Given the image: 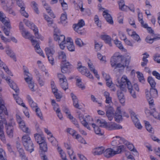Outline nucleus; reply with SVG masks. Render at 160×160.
Wrapping results in <instances>:
<instances>
[{
    "label": "nucleus",
    "mask_w": 160,
    "mask_h": 160,
    "mask_svg": "<svg viewBox=\"0 0 160 160\" xmlns=\"http://www.w3.org/2000/svg\"><path fill=\"white\" fill-rule=\"evenodd\" d=\"M1 81H0V84ZM2 91V88L0 87V92ZM0 118L2 119L0 120V138L1 140L4 143H6V141L3 132V124L6 125L7 133L8 135L10 138L13 136V126L10 123L7 124L6 119L3 117L4 115H8L6 108L4 106V102L2 98L0 97Z\"/></svg>",
    "instance_id": "f257e3e1"
},
{
    "label": "nucleus",
    "mask_w": 160,
    "mask_h": 160,
    "mask_svg": "<svg viewBox=\"0 0 160 160\" xmlns=\"http://www.w3.org/2000/svg\"><path fill=\"white\" fill-rule=\"evenodd\" d=\"M116 85L121 90L125 92L127 90V88H128L132 97L134 98H136L135 92L133 89L132 85L130 81H117Z\"/></svg>",
    "instance_id": "f03ea898"
},
{
    "label": "nucleus",
    "mask_w": 160,
    "mask_h": 160,
    "mask_svg": "<svg viewBox=\"0 0 160 160\" xmlns=\"http://www.w3.org/2000/svg\"><path fill=\"white\" fill-rule=\"evenodd\" d=\"M125 148L123 145H120L118 147L117 150L114 151L111 148H108L104 151L103 155L107 158H109L121 152L124 151Z\"/></svg>",
    "instance_id": "7ed1b4c3"
},
{
    "label": "nucleus",
    "mask_w": 160,
    "mask_h": 160,
    "mask_svg": "<svg viewBox=\"0 0 160 160\" xmlns=\"http://www.w3.org/2000/svg\"><path fill=\"white\" fill-rule=\"evenodd\" d=\"M146 97L149 104H152L154 101L153 98L158 96V91L155 88H151L150 92L146 90Z\"/></svg>",
    "instance_id": "20e7f679"
},
{
    "label": "nucleus",
    "mask_w": 160,
    "mask_h": 160,
    "mask_svg": "<svg viewBox=\"0 0 160 160\" xmlns=\"http://www.w3.org/2000/svg\"><path fill=\"white\" fill-rule=\"evenodd\" d=\"M124 59V61L122 60H120V62H118L115 67V68H122L124 69L125 67H128L130 62L131 57L129 56H127L125 57L122 56V59Z\"/></svg>",
    "instance_id": "39448f33"
},
{
    "label": "nucleus",
    "mask_w": 160,
    "mask_h": 160,
    "mask_svg": "<svg viewBox=\"0 0 160 160\" xmlns=\"http://www.w3.org/2000/svg\"><path fill=\"white\" fill-rule=\"evenodd\" d=\"M51 86L52 88V92L54 93L56 99H58L57 101H59L60 99L62 98V93L60 91H58V90L55 85L53 81L51 82Z\"/></svg>",
    "instance_id": "423d86ee"
},
{
    "label": "nucleus",
    "mask_w": 160,
    "mask_h": 160,
    "mask_svg": "<svg viewBox=\"0 0 160 160\" xmlns=\"http://www.w3.org/2000/svg\"><path fill=\"white\" fill-rule=\"evenodd\" d=\"M34 38V36H32L31 37L29 40L31 41L33 45H35L34 48L37 52L40 54V55L43 57H44V55L42 53L41 49L40 48L39 44L37 41L33 39Z\"/></svg>",
    "instance_id": "0eeeda50"
},
{
    "label": "nucleus",
    "mask_w": 160,
    "mask_h": 160,
    "mask_svg": "<svg viewBox=\"0 0 160 160\" xmlns=\"http://www.w3.org/2000/svg\"><path fill=\"white\" fill-rule=\"evenodd\" d=\"M122 56L118 55V56H115L112 57L111 59V64L112 67H115L117 63L120 62V60H122L124 61V59H122Z\"/></svg>",
    "instance_id": "6e6552de"
},
{
    "label": "nucleus",
    "mask_w": 160,
    "mask_h": 160,
    "mask_svg": "<svg viewBox=\"0 0 160 160\" xmlns=\"http://www.w3.org/2000/svg\"><path fill=\"white\" fill-rule=\"evenodd\" d=\"M19 29L21 31L22 36L26 38L30 39L31 37L33 36L31 35L30 33L28 31H26L24 28L22 23L21 22L19 25Z\"/></svg>",
    "instance_id": "1a4fd4ad"
},
{
    "label": "nucleus",
    "mask_w": 160,
    "mask_h": 160,
    "mask_svg": "<svg viewBox=\"0 0 160 160\" xmlns=\"http://www.w3.org/2000/svg\"><path fill=\"white\" fill-rule=\"evenodd\" d=\"M22 142L25 147L28 148V144H32V142L28 135H25L22 137Z\"/></svg>",
    "instance_id": "9d476101"
},
{
    "label": "nucleus",
    "mask_w": 160,
    "mask_h": 160,
    "mask_svg": "<svg viewBox=\"0 0 160 160\" xmlns=\"http://www.w3.org/2000/svg\"><path fill=\"white\" fill-rule=\"evenodd\" d=\"M49 43L50 47L46 48L45 49L47 56L53 55L55 52L53 44L51 43V41L50 40L49 41Z\"/></svg>",
    "instance_id": "9b49d317"
},
{
    "label": "nucleus",
    "mask_w": 160,
    "mask_h": 160,
    "mask_svg": "<svg viewBox=\"0 0 160 160\" xmlns=\"http://www.w3.org/2000/svg\"><path fill=\"white\" fill-rule=\"evenodd\" d=\"M54 40L58 41L59 43H66L65 38L63 35H60L59 33H56L54 35Z\"/></svg>",
    "instance_id": "f8f14e48"
},
{
    "label": "nucleus",
    "mask_w": 160,
    "mask_h": 160,
    "mask_svg": "<svg viewBox=\"0 0 160 160\" xmlns=\"http://www.w3.org/2000/svg\"><path fill=\"white\" fill-rule=\"evenodd\" d=\"M85 25L84 21L82 19H81L78 21V23L75 25L74 27L75 30L78 33L82 34V32H81V28L84 26Z\"/></svg>",
    "instance_id": "ddd939ff"
},
{
    "label": "nucleus",
    "mask_w": 160,
    "mask_h": 160,
    "mask_svg": "<svg viewBox=\"0 0 160 160\" xmlns=\"http://www.w3.org/2000/svg\"><path fill=\"white\" fill-rule=\"evenodd\" d=\"M71 65L69 62H62L61 65V71L63 73H66L68 72L70 68Z\"/></svg>",
    "instance_id": "4468645a"
},
{
    "label": "nucleus",
    "mask_w": 160,
    "mask_h": 160,
    "mask_svg": "<svg viewBox=\"0 0 160 160\" xmlns=\"http://www.w3.org/2000/svg\"><path fill=\"white\" fill-rule=\"evenodd\" d=\"M23 70L25 80H32L33 79L32 75L29 72L28 68L27 67L23 66Z\"/></svg>",
    "instance_id": "2eb2a0df"
},
{
    "label": "nucleus",
    "mask_w": 160,
    "mask_h": 160,
    "mask_svg": "<svg viewBox=\"0 0 160 160\" xmlns=\"http://www.w3.org/2000/svg\"><path fill=\"white\" fill-rule=\"evenodd\" d=\"M23 70L25 80H32L33 79L32 75L29 72L28 68L27 67L23 66Z\"/></svg>",
    "instance_id": "dca6fc26"
},
{
    "label": "nucleus",
    "mask_w": 160,
    "mask_h": 160,
    "mask_svg": "<svg viewBox=\"0 0 160 160\" xmlns=\"http://www.w3.org/2000/svg\"><path fill=\"white\" fill-rule=\"evenodd\" d=\"M78 117L81 123L88 129L90 130V128L88 125V123L86 122L85 118H84V115L81 113L80 112H78Z\"/></svg>",
    "instance_id": "f3484780"
},
{
    "label": "nucleus",
    "mask_w": 160,
    "mask_h": 160,
    "mask_svg": "<svg viewBox=\"0 0 160 160\" xmlns=\"http://www.w3.org/2000/svg\"><path fill=\"white\" fill-rule=\"evenodd\" d=\"M18 122L19 124L20 128L23 132L28 134L30 133V131L28 127L26 126L25 123L23 120H22Z\"/></svg>",
    "instance_id": "a211bd4d"
},
{
    "label": "nucleus",
    "mask_w": 160,
    "mask_h": 160,
    "mask_svg": "<svg viewBox=\"0 0 160 160\" xmlns=\"http://www.w3.org/2000/svg\"><path fill=\"white\" fill-rule=\"evenodd\" d=\"M30 28L34 32V34L36 38L40 39L41 40H42L43 38L40 35H39L38 33V30L35 25L33 23L30 24Z\"/></svg>",
    "instance_id": "6ab92c4d"
},
{
    "label": "nucleus",
    "mask_w": 160,
    "mask_h": 160,
    "mask_svg": "<svg viewBox=\"0 0 160 160\" xmlns=\"http://www.w3.org/2000/svg\"><path fill=\"white\" fill-rule=\"evenodd\" d=\"M114 118L115 120L117 122H119L122 120V115H121V111L120 107H118L117 108L115 114Z\"/></svg>",
    "instance_id": "aec40b11"
},
{
    "label": "nucleus",
    "mask_w": 160,
    "mask_h": 160,
    "mask_svg": "<svg viewBox=\"0 0 160 160\" xmlns=\"http://www.w3.org/2000/svg\"><path fill=\"white\" fill-rule=\"evenodd\" d=\"M108 10H105L103 12V15L106 21L109 23L112 24L113 23V21L111 15L108 12Z\"/></svg>",
    "instance_id": "412c9836"
},
{
    "label": "nucleus",
    "mask_w": 160,
    "mask_h": 160,
    "mask_svg": "<svg viewBox=\"0 0 160 160\" xmlns=\"http://www.w3.org/2000/svg\"><path fill=\"white\" fill-rule=\"evenodd\" d=\"M108 128L109 130L119 129L122 128V127L119 124L112 122L108 124Z\"/></svg>",
    "instance_id": "4be33fe9"
},
{
    "label": "nucleus",
    "mask_w": 160,
    "mask_h": 160,
    "mask_svg": "<svg viewBox=\"0 0 160 160\" xmlns=\"http://www.w3.org/2000/svg\"><path fill=\"white\" fill-rule=\"evenodd\" d=\"M7 83L9 85L10 87L13 89L16 93H19V90L17 86L13 81H7Z\"/></svg>",
    "instance_id": "5701e85b"
},
{
    "label": "nucleus",
    "mask_w": 160,
    "mask_h": 160,
    "mask_svg": "<svg viewBox=\"0 0 160 160\" xmlns=\"http://www.w3.org/2000/svg\"><path fill=\"white\" fill-rule=\"evenodd\" d=\"M18 93H16V94H13V97L16 101V102L19 105H21L23 107L26 108L24 103L23 102L21 99L18 96Z\"/></svg>",
    "instance_id": "b1692460"
},
{
    "label": "nucleus",
    "mask_w": 160,
    "mask_h": 160,
    "mask_svg": "<svg viewBox=\"0 0 160 160\" xmlns=\"http://www.w3.org/2000/svg\"><path fill=\"white\" fill-rule=\"evenodd\" d=\"M101 38L102 39L105 41L106 43L109 44L110 46H112L111 42V38L109 36L107 35H102L101 36Z\"/></svg>",
    "instance_id": "393cba45"
},
{
    "label": "nucleus",
    "mask_w": 160,
    "mask_h": 160,
    "mask_svg": "<svg viewBox=\"0 0 160 160\" xmlns=\"http://www.w3.org/2000/svg\"><path fill=\"white\" fill-rule=\"evenodd\" d=\"M34 137L36 141L39 144H40L41 142V143H42L45 141L44 138L40 134H35Z\"/></svg>",
    "instance_id": "a878e982"
},
{
    "label": "nucleus",
    "mask_w": 160,
    "mask_h": 160,
    "mask_svg": "<svg viewBox=\"0 0 160 160\" xmlns=\"http://www.w3.org/2000/svg\"><path fill=\"white\" fill-rule=\"evenodd\" d=\"M92 126L94 129L95 133L99 136H102L103 134V132H101L100 128L98 127V126L97 124L96 125L94 123H92Z\"/></svg>",
    "instance_id": "bb28decb"
},
{
    "label": "nucleus",
    "mask_w": 160,
    "mask_h": 160,
    "mask_svg": "<svg viewBox=\"0 0 160 160\" xmlns=\"http://www.w3.org/2000/svg\"><path fill=\"white\" fill-rule=\"evenodd\" d=\"M97 124L99 127H102L108 128V123L105 120H101L99 119L97 120Z\"/></svg>",
    "instance_id": "cd10ccee"
},
{
    "label": "nucleus",
    "mask_w": 160,
    "mask_h": 160,
    "mask_svg": "<svg viewBox=\"0 0 160 160\" xmlns=\"http://www.w3.org/2000/svg\"><path fill=\"white\" fill-rule=\"evenodd\" d=\"M27 98L28 100V102L31 106L32 108H35L37 107V104L34 102L32 99L29 95H28L27 96Z\"/></svg>",
    "instance_id": "c85d7f7f"
},
{
    "label": "nucleus",
    "mask_w": 160,
    "mask_h": 160,
    "mask_svg": "<svg viewBox=\"0 0 160 160\" xmlns=\"http://www.w3.org/2000/svg\"><path fill=\"white\" fill-rule=\"evenodd\" d=\"M88 66L89 67L90 70L92 71L94 73L95 76L98 79H99V75L98 74L97 71L95 69L94 66L92 65V64L90 63H88Z\"/></svg>",
    "instance_id": "c756f323"
},
{
    "label": "nucleus",
    "mask_w": 160,
    "mask_h": 160,
    "mask_svg": "<svg viewBox=\"0 0 160 160\" xmlns=\"http://www.w3.org/2000/svg\"><path fill=\"white\" fill-rule=\"evenodd\" d=\"M58 58L59 59H62V62H66V56L65 53L63 51H60L58 52Z\"/></svg>",
    "instance_id": "7c9ffc66"
},
{
    "label": "nucleus",
    "mask_w": 160,
    "mask_h": 160,
    "mask_svg": "<svg viewBox=\"0 0 160 160\" xmlns=\"http://www.w3.org/2000/svg\"><path fill=\"white\" fill-rule=\"evenodd\" d=\"M104 148V147H98L95 149L94 153V155H99L103 153Z\"/></svg>",
    "instance_id": "2f4dec72"
},
{
    "label": "nucleus",
    "mask_w": 160,
    "mask_h": 160,
    "mask_svg": "<svg viewBox=\"0 0 160 160\" xmlns=\"http://www.w3.org/2000/svg\"><path fill=\"white\" fill-rule=\"evenodd\" d=\"M80 73L82 74L85 75L90 79H93V76L87 68L85 69V70H83Z\"/></svg>",
    "instance_id": "473e14b6"
},
{
    "label": "nucleus",
    "mask_w": 160,
    "mask_h": 160,
    "mask_svg": "<svg viewBox=\"0 0 160 160\" xmlns=\"http://www.w3.org/2000/svg\"><path fill=\"white\" fill-rule=\"evenodd\" d=\"M31 6L32 7L34 12L37 14H39V12L38 9V5L35 1L31 2Z\"/></svg>",
    "instance_id": "72a5a7b5"
},
{
    "label": "nucleus",
    "mask_w": 160,
    "mask_h": 160,
    "mask_svg": "<svg viewBox=\"0 0 160 160\" xmlns=\"http://www.w3.org/2000/svg\"><path fill=\"white\" fill-rule=\"evenodd\" d=\"M104 95L106 98V102L107 103L109 104L112 102V98L110 97L109 93L106 91L104 93Z\"/></svg>",
    "instance_id": "f704fd0d"
},
{
    "label": "nucleus",
    "mask_w": 160,
    "mask_h": 160,
    "mask_svg": "<svg viewBox=\"0 0 160 160\" xmlns=\"http://www.w3.org/2000/svg\"><path fill=\"white\" fill-rule=\"evenodd\" d=\"M60 85L61 88L64 90L68 88V83L67 81H60Z\"/></svg>",
    "instance_id": "c9c22d12"
},
{
    "label": "nucleus",
    "mask_w": 160,
    "mask_h": 160,
    "mask_svg": "<svg viewBox=\"0 0 160 160\" xmlns=\"http://www.w3.org/2000/svg\"><path fill=\"white\" fill-rule=\"evenodd\" d=\"M60 18L61 22L62 24L65 25L67 23V14L65 12L61 14Z\"/></svg>",
    "instance_id": "e433bc0d"
},
{
    "label": "nucleus",
    "mask_w": 160,
    "mask_h": 160,
    "mask_svg": "<svg viewBox=\"0 0 160 160\" xmlns=\"http://www.w3.org/2000/svg\"><path fill=\"white\" fill-rule=\"evenodd\" d=\"M40 148L42 152H45L47 151L48 147L46 142L45 141L40 143Z\"/></svg>",
    "instance_id": "4c0bfd02"
},
{
    "label": "nucleus",
    "mask_w": 160,
    "mask_h": 160,
    "mask_svg": "<svg viewBox=\"0 0 160 160\" xmlns=\"http://www.w3.org/2000/svg\"><path fill=\"white\" fill-rule=\"evenodd\" d=\"M48 139L53 145L55 146L58 145V141L56 138L53 136L52 135H51L50 137L48 138Z\"/></svg>",
    "instance_id": "58836bf2"
},
{
    "label": "nucleus",
    "mask_w": 160,
    "mask_h": 160,
    "mask_svg": "<svg viewBox=\"0 0 160 160\" xmlns=\"http://www.w3.org/2000/svg\"><path fill=\"white\" fill-rule=\"evenodd\" d=\"M160 39V37H155L153 38H151L149 36H148L146 38V41L148 43H152L154 41Z\"/></svg>",
    "instance_id": "ea45409f"
},
{
    "label": "nucleus",
    "mask_w": 160,
    "mask_h": 160,
    "mask_svg": "<svg viewBox=\"0 0 160 160\" xmlns=\"http://www.w3.org/2000/svg\"><path fill=\"white\" fill-rule=\"evenodd\" d=\"M131 36L134 40L137 41V42H139L141 41V39L139 36L135 32H132Z\"/></svg>",
    "instance_id": "a19ab883"
},
{
    "label": "nucleus",
    "mask_w": 160,
    "mask_h": 160,
    "mask_svg": "<svg viewBox=\"0 0 160 160\" xmlns=\"http://www.w3.org/2000/svg\"><path fill=\"white\" fill-rule=\"evenodd\" d=\"M119 9L122 10H125L126 9L127 6L125 5L124 1L123 0L120 1L119 3Z\"/></svg>",
    "instance_id": "79ce46f5"
},
{
    "label": "nucleus",
    "mask_w": 160,
    "mask_h": 160,
    "mask_svg": "<svg viewBox=\"0 0 160 160\" xmlns=\"http://www.w3.org/2000/svg\"><path fill=\"white\" fill-rule=\"evenodd\" d=\"M26 82L28 85V86L32 91H34V83L33 81H26Z\"/></svg>",
    "instance_id": "37998d69"
},
{
    "label": "nucleus",
    "mask_w": 160,
    "mask_h": 160,
    "mask_svg": "<svg viewBox=\"0 0 160 160\" xmlns=\"http://www.w3.org/2000/svg\"><path fill=\"white\" fill-rule=\"evenodd\" d=\"M145 126L148 131L152 133H153V129L152 128L149 122L148 121H146L145 122Z\"/></svg>",
    "instance_id": "c03bdc74"
},
{
    "label": "nucleus",
    "mask_w": 160,
    "mask_h": 160,
    "mask_svg": "<svg viewBox=\"0 0 160 160\" xmlns=\"http://www.w3.org/2000/svg\"><path fill=\"white\" fill-rule=\"evenodd\" d=\"M7 54L10 57L13 58L15 61H16V59L15 57V54L10 50H7L6 51Z\"/></svg>",
    "instance_id": "a18cd8bd"
},
{
    "label": "nucleus",
    "mask_w": 160,
    "mask_h": 160,
    "mask_svg": "<svg viewBox=\"0 0 160 160\" xmlns=\"http://www.w3.org/2000/svg\"><path fill=\"white\" fill-rule=\"evenodd\" d=\"M114 43L116 45L117 47H118L120 49L123 50L124 49L121 42L119 41L118 39H116L114 40Z\"/></svg>",
    "instance_id": "49530a36"
},
{
    "label": "nucleus",
    "mask_w": 160,
    "mask_h": 160,
    "mask_svg": "<svg viewBox=\"0 0 160 160\" xmlns=\"http://www.w3.org/2000/svg\"><path fill=\"white\" fill-rule=\"evenodd\" d=\"M75 138L78 140L81 143L84 144H86V142L85 140L79 134H77L75 136Z\"/></svg>",
    "instance_id": "de8ad7c7"
},
{
    "label": "nucleus",
    "mask_w": 160,
    "mask_h": 160,
    "mask_svg": "<svg viewBox=\"0 0 160 160\" xmlns=\"http://www.w3.org/2000/svg\"><path fill=\"white\" fill-rule=\"evenodd\" d=\"M6 18H2L0 20L1 21L5 26H7L8 27H10V22L9 20H6Z\"/></svg>",
    "instance_id": "09e8293b"
},
{
    "label": "nucleus",
    "mask_w": 160,
    "mask_h": 160,
    "mask_svg": "<svg viewBox=\"0 0 160 160\" xmlns=\"http://www.w3.org/2000/svg\"><path fill=\"white\" fill-rule=\"evenodd\" d=\"M5 26L7 27V28L5 27H3V31L5 35L7 36H8L9 35V34L11 28L10 24L9 27H8L7 26Z\"/></svg>",
    "instance_id": "8fccbe9b"
},
{
    "label": "nucleus",
    "mask_w": 160,
    "mask_h": 160,
    "mask_svg": "<svg viewBox=\"0 0 160 160\" xmlns=\"http://www.w3.org/2000/svg\"><path fill=\"white\" fill-rule=\"evenodd\" d=\"M106 112H108L114 113V110L113 108L111 106L108 105L106 107Z\"/></svg>",
    "instance_id": "3c124183"
},
{
    "label": "nucleus",
    "mask_w": 160,
    "mask_h": 160,
    "mask_svg": "<svg viewBox=\"0 0 160 160\" xmlns=\"http://www.w3.org/2000/svg\"><path fill=\"white\" fill-rule=\"evenodd\" d=\"M28 148H27L26 147H25L26 149L29 152H30L31 153L32 151H34V147H33V144L32 142V145H30L29 144H28Z\"/></svg>",
    "instance_id": "603ef678"
},
{
    "label": "nucleus",
    "mask_w": 160,
    "mask_h": 160,
    "mask_svg": "<svg viewBox=\"0 0 160 160\" xmlns=\"http://www.w3.org/2000/svg\"><path fill=\"white\" fill-rule=\"evenodd\" d=\"M17 2V5L21 8H25V6L22 0H15Z\"/></svg>",
    "instance_id": "864d4df0"
},
{
    "label": "nucleus",
    "mask_w": 160,
    "mask_h": 160,
    "mask_svg": "<svg viewBox=\"0 0 160 160\" xmlns=\"http://www.w3.org/2000/svg\"><path fill=\"white\" fill-rule=\"evenodd\" d=\"M73 104L75 108L79 109H81L80 105L78 104V98L73 101Z\"/></svg>",
    "instance_id": "5fc2aeb1"
},
{
    "label": "nucleus",
    "mask_w": 160,
    "mask_h": 160,
    "mask_svg": "<svg viewBox=\"0 0 160 160\" xmlns=\"http://www.w3.org/2000/svg\"><path fill=\"white\" fill-rule=\"evenodd\" d=\"M154 60L158 63H160V55L158 53H156L153 57Z\"/></svg>",
    "instance_id": "6e6d98bb"
},
{
    "label": "nucleus",
    "mask_w": 160,
    "mask_h": 160,
    "mask_svg": "<svg viewBox=\"0 0 160 160\" xmlns=\"http://www.w3.org/2000/svg\"><path fill=\"white\" fill-rule=\"evenodd\" d=\"M67 48L70 51H73L75 50V47L73 42H71V44H68Z\"/></svg>",
    "instance_id": "4d7b16f0"
},
{
    "label": "nucleus",
    "mask_w": 160,
    "mask_h": 160,
    "mask_svg": "<svg viewBox=\"0 0 160 160\" xmlns=\"http://www.w3.org/2000/svg\"><path fill=\"white\" fill-rule=\"evenodd\" d=\"M127 148L131 151L136 152L137 154H138V152L137 151L136 149L134 148V147L133 144L131 143H129L127 146Z\"/></svg>",
    "instance_id": "13d9d810"
},
{
    "label": "nucleus",
    "mask_w": 160,
    "mask_h": 160,
    "mask_svg": "<svg viewBox=\"0 0 160 160\" xmlns=\"http://www.w3.org/2000/svg\"><path fill=\"white\" fill-rule=\"evenodd\" d=\"M25 8H21L20 11L22 15L25 17L26 18H27L28 17V15L25 10Z\"/></svg>",
    "instance_id": "bf43d9fd"
},
{
    "label": "nucleus",
    "mask_w": 160,
    "mask_h": 160,
    "mask_svg": "<svg viewBox=\"0 0 160 160\" xmlns=\"http://www.w3.org/2000/svg\"><path fill=\"white\" fill-rule=\"evenodd\" d=\"M35 111L37 116L40 118L41 119H42L43 117L40 109L39 108H37L35 109Z\"/></svg>",
    "instance_id": "052dcab7"
},
{
    "label": "nucleus",
    "mask_w": 160,
    "mask_h": 160,
    "mask_svg": "<svg viewBox=\"0 0 160 160\" xmlns=\"http://www.w3.org/2000/svg\"><path fill=\"white\" fill-rule=\"evenodd\" d=\"M94 21L95 23L98 27H100L101 26V22L99 21L98 17L97 15L95 16Z\"/></svg>",
    "instance_id": "680f3d73"
},
{
    "label": "nucleus",
    "mask_w": 160,
    "mask_h": 160,
    "mask_svg": "<svg viewBox=\"0 0 160 160\" xmlns=\"http://www.w3.org/2000/svg\"><path fill=\"white\" fill-rule=\"evenodd\" d=\"M102 74L103 78L105 80H110V79H111L110 75L109 74L105 73L104 72H102Z\"/></svg>",
    "instance_id": "e2e57ef3"
},
{
    "label": "nucleus",
    "mask_w": 160,
    "mask_h": 160,
    "mask_svg": "<svg viewBox=\"0 0 160 160\" xmlns=\"http://www.w3.org/2000/svg\"><path fill=\"white\" fill-rule=\"evenodd\" d=\"M48 61L49 63L51 64L52 65H53L54 64V59L53 57V55H49L47 56Z\"/></svg>",
    "instance_id": "0e129e2a"
},
{
    "label": "nucleus",
    "mask_w": 160,
    "mask_h": 160,
    "mask_svg": "<svg viewBox=\"0 0 160 160\" xmlns=\"http://www.w3.org/2000/svg\"><path fill=\"white\" fill-rule=\"evenodd\" d=\"M57 77L59 80H66V77L65 75L62 73H58Z\"/></svg>",
    "instance_id": "69168bd1"
},
{
    "label": "nucleus",
    "mask_w": 160,
    "mask_h": 160,
    "mask_svg": "<svg viewBox=\"0 0 160 160\" xmlns=\"http://www.w3.org/2000/svg\"><path fill=\"white\" fill-rule=\"evenodd\" d=\"M95 49L97 50V51L101 49L102 45L101 44H99L96 42H95Z\"/></svg>",
    "instance_id": "338daca9"
},
{
    "label": "nucleus",
    "mask_w": 160,
    "mask_h": 160,
    "mask_svg": "<svg viewBox=\"0 0 160 160\" xmlns=\"http://www.w3.org/2000/svg\"><path fill=\"white\" fill-rule=\"evenodd\" d=\"M76 44L78 46L81 47L83 45V43L82 40L79 38H77L75 41Z\"/></svg>",
    "instance_id": "774afa93"
}]
</instances>
